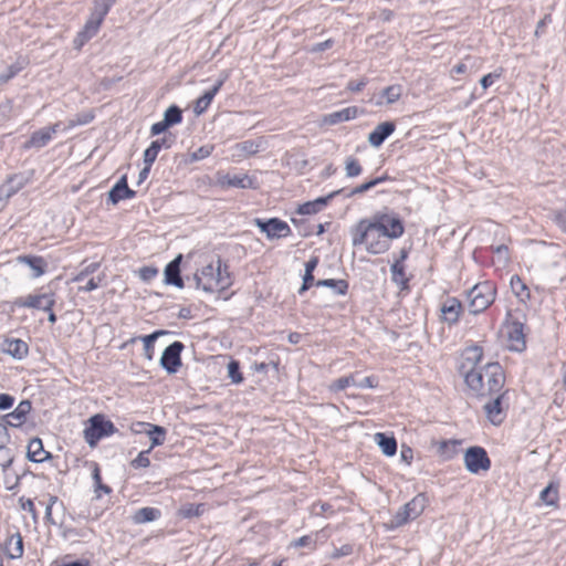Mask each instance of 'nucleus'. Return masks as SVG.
<instances>
[{"instance_id":"nucleus-30","label":"nucleus","mask_w":566,"mask_h":566,"mask_svg":"<svg viewBox=\"0 0 566 566\" xmlns=\"http://www.w3.org/2000/svg\"><path fill=\"white\" fill-rule=\"evenodd\" d=\"M137 426L147 428L146 433L151 440L150 450L157 446L164 444L166 437V429L164 427L148 422H137Z\"/></svg>"},{"instance_id":"nucleus-38","label":"nucleus","mask_w":566,"mask_h":566,"mask_svg":"<svg viewBox=\"0 0 566 566\" xmlns=\"http://www.w3.org/2000/svg\"><path fill=\"white\" fill-rule=\"evenodd\" d=\"M539 499L546 505H556L558 502V484L551 482L541 493Z\"/></svg>"},{"instance_id":"nucleus-36","label":"nucleus","mask_w":566,"mask_h":566,"mask_svg":"<svg viewBox=\"0 0 566 566\" xmlns=\"http://www.w3.org/2000/svg\"><path fill=\"white\" fill-rule=\"evenodd\" d=\"M315 286L329 287L333 289L337 295H345L349 285L345 280L326 279L316 281Z\"/></svg>"},{"instance_id":"nucleus-1","label":"nucleus","mask_w":566,"mask_h":566,"mask_svg":"<svg viewBox=\"0 0 566 566\" xmlns=\"http://www.w3.org/2000/svg\"><path fill=\"white\" fill-rule=\"evenodd\" d=\"M403 231L402 221L397 216L376 213L356 223L352 229V243L364 245L370 254H381L389 249L390 240L400 238Z\"/></svg>"},{"instance_id":"nucleus-44","label":"nucleus","mask_w":566,"mask_h":566,"mask_svg":"<svg viewBox=\"0 0 566 566\" xmlns=\"http://www.w3.org/2000/svg\"><path fill=\"white\" fill-rule=\"evenodd\" d=\"M169 127L170 126H174L176 124H179L181 123L182 120V112L181 109L176 106V105H171L169 106L165 114H164V119H163Z\"/></svg>"},{"instance_id":"nucleus-45","label":"nucleus","mask_w":566,"mask_h":566,"mask_svg":"<svg viewBox=\"0 0 566 566\" xmlns=\"http://www.w3.org/2000/svg\"><path fill=\"white\" fill-rule=\"evenodd\" d=\"M345 172L348 178L358 177L363 172L359 160L353 156H348L345 160Z\"/></svg>"},{"instance_id":"nucleus-16","label":"nucleus","mask_w":566,"mask_h":566,"mask_svg":"<svg viewBox=\"0 0 566 566\" xmlns=\"http://www.w3.org/2000/svg\"><path fill=\"white\" fill-rule=\"evenodd\" d=\"M32 409L29 400H22L13 411L3 416L2 420L10 427H21Z\"/></svg>"},{"instance_id":"nucleus-21","label":"nucleus","mask_w":566,"mask_h":566,"mask_svg":"<svg viewBox=\"0 0 566 566\" xmlns=\"http://www.w3.org/2000/svg\"><path fill=\"white\" fill-rule=\"evenodd\" d=\"M2 350L14 359L21 360L28 356L29 346L20 338H11L4 340Z\"/></svg>"},{"instance_id":"nucleus-11","label":"nucleus","mask_w":566,"mask_h":566,"mask_svg":"<svg viewBox=\"0 0 566 566\" xmlns=\"http://www.w3.org/2000/svg\"><path fill=\"white\" fill-rule=\"evenodd\" d=\"M185 348L181 342H174L167 346L161 355L160 365L169 374H175L181 366L180 354Z\"/></svg>"},{"instance_id":"nucleus-35","label":"nucleus","mask_w":566,"mask_h":566,"mask_svg":"<svg viewBox=\"0 0 566 566\" xmlns=\"http://www.w3.org/2000/svg\"><path fill=\"white\" fill-rule=\"evenodd\" d=\"M479 60L472 56H465L460 63L454 65L451 70V73L455 74H465L473 73L479 69Z\"/></svg>"},{"instance_id":"nucleus-15","label":"nucleus","mask_w":566,"mask_h":566,"mask_svg":"<svg viewBox=\"0 0 566 566\" xmlns=\"http://www.w3.org/2000/svg\"><path fill=\"white\" fill-rule=\"evenodd\" d=\"M504 396L505 394L501 390L499 394L490 397L491 400L484 405L486 417L493 424H500L504 419V410L502 407Z\"/></svg>"},{"instance_id":"nucleus-9","label":"nucleus","mask_w":566,"mask_h":566,"mask_svg":"<svg viewBox=\"0 0 566 566\" xmlns=\"http://www.w3.org/2000/svg\"><path fill=\"white\" fill-rule=\"evenodd\" d=\"M14 304L20 307L50 311L55 304V295L54 293L29 294L25 297L17 298Z\"/></svg>"},{"instance_id":"nucleus-47","label":"nucleus","mask_w":566,"mask_h":566,"mask_svg":"<svg viewBox=\"0 0 566 566\" xmlns=\"http://www.w3.org/2000/svg\"><path fill=\"white\" fill-rule=\"evenodd\" d=\"M101 266L99 262H93L87 265H85L82 270L76 273L71 281L72 282H82L84 281L88 275L95 273Z\"/></svg>"},{"instance_id":"nucleus-63","label":"nucleus","mask_w":566,"mask_h":566,"mask_svg":"<svg viewBox=\"0 0 566 566\" xmlns=\"http://www.w3.org/2000/svg\"><path fill=\"white\" fill-rule=\"evenodd\" d=\"M14 403V397L9 394H0V410L10 409Z\"/></svg>"},{"instance_id":"nucleus-59","label":"nucleus","mask_w":566,"mask_h":566,"mask_svg":"<svg viewBox=\"0 0 566 566\" xmlns=\"http://www.w3.org/2000/svg\"><path fill=\"white\" fill-rule=\"evenodd\" d=\"M368 80L366 77H361L358 81L352 80L347 83L346 88L350 92H360L367 85Z\"/></svg>"},{"instance_id":"nucleus-32","label":"nucleus","mask_w":566,"mask_h":566,"mask_svg":"<svg viewBox=\"0 0 566 566\" xmlns=\"http://www.w3.org/2000/svg\"><path fill=\"white\" fill-rule=\"evenodd\" d=\"M375 440L385 455L392 457L396 454L397 441L394 437H388L382 432H378L375 434Z\"/></svg>"},{"instance_id":"nucleus-24","label":"nucleus","mask_w":566,"mask_h":566,"mask_svg":"<svg viewBox=\"0 0 566 566\" xmlns=\"http://www.w3.org/2000/svg\"><path fill=\"white\" fill-rule=\"evenodd\" d=\"M19 263L27 264L33 271V277L42 276L45 271L48 263L43 256L40 255H19L17 258Z\"/></svg>"},{"instance_id":"nucleus-2","label":"nucleus","mask_w":566,"mask_h":566,"mask_svg":"<svg viewBox=\"0 0 566 566\" xmlns=\"http://www.w3.org/2000/svg\"><path fill=\"white\" fill-rule=\"evenodd\" d=\"M464 381L473 395L492 397L502 390L505 376L499 363H486L479 369L469 370Z\"/></svg>"},{"instance_id":"nucleus-60","label":"nucleus","mask_w":566,"mask_h":566,"mask_svg":"<svg viewBox=\"0 0 566 566\" xmlns=\"http://www.w3.org/2000/svg\"><path fill=\"white\" fill-rule=\"evenodd\" d=\"M167 334L166 331H157L150 335H146L143 338L145 349L148 352L150 348H153V345L158 336Z\"/></svg>"},{"instance_id":"nucleus-58","label":"nucleus","mask_w":566,"mask_h":566,"mask_svg":"<svg viewBox=\"0 0 566 566\" xmlns=\"http://www.w3.org/2000/svg\"><path fill=\"white\" fill-rule=\"evenodd\" d=\"M353 551H354L353 545L344 544L343 546L334 549V552L332 553V558L337 559V558H340L344 556H348L353 553Z\"/></svg>"},{"instance_id":"nucleus-64","label":"nucleus","mask_w":566,"mask_h":566,"mask_svg":"<svg viewBox=\"0 0 566 566\" xmlns=\"http://www.w3.org/2000/svg\"><path fill=\"white\" fill-rule=\"evenodd\" d=\"M158 271L151 266H145L140 270V277L145 281H150L157 275Z\"/></svg>"},{"instance_id":"nucleus-42","label":"nucleus","mask_w":566,"mask_h":566,"mask_svg":"<svg viewBox=\"0 0 566 566\" xmlns=\"http://www.w3.org/2000/svg\"><path fill=\"white\" fill-rule=\"evenodd\" d=\"M203 512H205V504L189 503V504L184 505L179 510V515L184 518H192V517H198V516L202 515Z\"/></svg>"},{"instance_id":"nucleus-8","label":"nucleus","mask_w":566,"mask_h":566,"mask_svg":"<svg viewBox=\"0 0 566 566\" xmlns=\"http://www.w3.org/2000/svg\"><path fill=\"white\" fill-rule=\"evenodd\" d=\"M254 224L260 229L261 232L265 233L270 240L286 238L292 233L287 222L279 218H256L254 219Z\"/></svg>"},{"instance_id":"nucleus-27","label":"nucleus","mask_w":566,"mask_h":566,"mask_svg":"<svg viewBox=\"0 0 566 566\" xmlns=\"http://www.w3.org/2000/svg\"><path fill=\"white\" fill-rule=\"evenodd\" d=\"M50 458V452L43 448L42 440L33 438L28 444V459L32 462L41 463Z\"/></svg>"},{"instance_id":"nucleus-57","label":"nucleus","mask_w":566,"mask_h":566,"mask_svg":"<svg viewBox=\"0 0 566 566\" xmlns=\"http://www.w3.org/2000/svg\"><path fill=\"white\" fill-rule=\"evenodd\" d=\"M501 72H493V73H489L486 75H484L481 80H480V84L481 86L486 90L489 88L491 85H493V83L499 80L501 77Z\"/></svg>"},{"instance_id":"nucleus-31","label":"nucleus","mask_w":566,"mask_h":566,"mask_svg":"<svg viewBox=\"0 0 566 566\" xmlns=\"http://www.w3.org/2000/svg\"><path fill=\"white\" fill-rule=\"evenodd\" d=\"M161 516L160 510L156 507L145 506L142 509H138L134 515L132 516V520L135 524H144L148 522H154L158 520Z\"/></svg>"},{"instance_id":"nucleus-48","label":"nucleus","mask_w":566,"mask_h":566,"mask_svg":"<svg viewBox=\"0 0 566 566\" xmlns=\"http://www.w3.org/2000/svg\"><path fill=\"white\" fill-rule=\"evenodd\" d=\"M214 149L213 145H205L196 149L190 154V160L191 161H199L207 157H209Z\"/></svg>"},{"instance_id":"nucleus-49","label":"nucleus","mask_w":566,"mask_h":566,"mask_svg":"<svg viewBox=\"0 0 566 566\" xmlns=\"http://www.w3.org/2000/svg\"><path fill=\"white\" fill-rule=\"evenodd\" d=\"M150 451V449L140 451L138 455L130 462L132 467L135 469L148 468L150 465V460L148 457Z\"/></svg>"},{"instance_id":"nucleus-20","label":"nucleus","mask_w":566,"mask_h":566,"mask_svg":"<svg viewBox=\"0 0 566 566\" xmlns=\"http://www.w3.org/2000/svg\"><path fill=\"white\" fill-rule=\"evenodd\" d=\"M182 255L179 254L171 262H169L165 268V283L169 285H174L176 287H184V281L180 276V262Z\"/></svg>"},{"instance_id":"nucleus-10","label":"nucleus","mask_w":566,"mask_h":566,"mask_svg":"<svg viewBox=\"0 0 566 566\" xmlns=\"http://www.w3.org/2000/svg\"><path fill=\"white\" fill-rule=\"evenodd\" d=\"M217 184L223 189H254L256 187L255 179L248 174H218Z\"/></svg>"},{"instance_id":"nucleus-6","label":"nucleus","mask_w":566,"mask_h":566,"mask_svg":"<svg viewBox=\"0 0 566 566\" xmlns=\"http://www.w3.org/2000/svg\"><path fill=\"white\" fill-rule=\"evenodd\" d=\"M428 504V499L423 493L417 494L408 503H406L399 511L394 515L391 520L392 527H400L407 524L411 520H416L422 514Z\"/></svg>"},{"instance_id":"nucleus-39","label":"nucleus","mask_w":566,"mask_h":566,"mask_svg":"<svg viewBox=\"0 0 566 566\" xmlns=\"http://www.w3.org/2000/svg\"><path fill=\"white\" fill-rule=\"evenodd\" d=\"M95 118V114L93 111H86L76 114L73 118H70L67 120L66 126L63 128V130L72 129L76 126H82L90 124Z\"/></svg>"},{"instance_id":"nucleus-25","label":"nucleus","mask_w":566,"mask_h":566,"mask_svg":"<svg viewBox=\"0 0 566 566\" xmlns=\"http://www.w3.org/2000/svg\"><path fill=\"white\" fill-rule=\"evenodd\" d=\"M358 108L349 106L337 112L325 115L324 123L328 125H336L342 122H347L357 117Z\"/></svg>"},{"instance_id":"nucleus-40","label":"nucleus","mask_w":566,"mask_h":566,"mask_svg":"<svg viewBox=\"0 0 566 566\" xmlns=\"http://www.w3.org/2000/svg\"><path fill=\"white\" fill-rule=\"evenodd\" d=\"M389 179H390L389 176L386 174L380 177L370 179L369 181H366V182L355 187L354 189H352L348 197L364 193V192L370 190L371 188L376 187L377 185L382 184Z\"/></svg>"},{"instance_id":"nucleus-62","label":"nucleus","mask_w":566,"mask_h":566,"mask_svg":"<svg viewBox=\"0 0 566 566\" xmlns=\"http://www.w3.org/2000/svg\"><path fill=\"white\" fill-rule=\"evenodd\" d=\"M316 282H314V275L313 273H304V276H303V284L302 286L300 287L298 290V294H303L304 292H306L311 286L315 285Z\"/></svg>"},{"instance_id":"nucleus-23","label":"nucleus","mask_w":566,"mask_h":566,"mask_svg":"<svg viewBox=\"0 0 566 566\" xmlns=\"http://www.w3.org/2000/svg\"><path fill=\"white\" fill-rule=\"evenodd\" d=\"M507 336L511 342V348L514 350H522L525 347V339L523 333V324L513 321L507 325Z\"/></svg>"},{"instance_id":"nucleus-18","label":"nucleus","mask_w":566,"mask_h":566,"mask_svg":"<svg viewBox=\"0 0 566 566\" xmlns=\"http://www.w3.org/2000/svg\"><path fill=\"white\" fill-rule=\"evenodd\" d=\"M103 19L96 17L91 12L87 21L84 24V28L82 31L78 32L75 43L78 46H82L84 43H86L88 40H91L93 36H95L103 23Z\"/></svg>"},{"instance_id":"nucleus-43","label":"nucleus","mask_w":566,"mask_h":566,"mask_svg":"<svg viewBox=\"0 0 566 566\" xmlns=\"http://www.w3.org/2000/svg\"><path fill=\"white\" fill-rule=\"evenodd\" d=\"M115 2L116 0H94L92 13L104 20Z\"/></svg>"},{"instance_id":"nucleus-61","label":"nucleus","mask_w":566,"mask_h":566,"mask_svg":"<svg viewBox=\"0 0 566 566\" xmlns=\"http://www.w3.org/2000/svg\"><path fill=\"white\" fill-rule=\"evenodd\" d=\"M378 386V379L375 376L365 377L363 380L357 381L356 387L360 389L376 388Z\"/></svg>"},{"instance_id":"nucleus-26","label":"nucleus","mask_w":566,"mask_h":566,"mask_svg":"<svg viewBox=\"0 0 566 566\" xmlns=\"http://www.w3.org/2000/svg\"><path fill=\"white\" fill-rule=\"evenodd\" d=\"M23 538L19 532H15L6 542V554L11 559H18L23 556Z\"/></svg>"},{"instance_id":"nucleus-34","label":"nucleus","mask_w":566,"mask_h":566,"mask_svg":"<svg viewBox=\"0 0 566 566\" xmlns=\"http://www.w3.org/2000/svg\"><path fill=\"white\" fill-rule=\"evenodd\" d=\"M460 444V440L441 441L438 447V452L444 460H451L458 454Z\"/></svg>"},{"instance_id":"nucleus-37","label":"nucleus","mask_w":566,"mask_h":566,"mask_svg":"<svg viewBox=\"0 0 566 566\" xmlns=\"http://www.w3.org/2000/svg\"><path fill=\"white\" fill-rule=\"evenodd\" d=\"M27 184V178L23 175H13L8 178L7 184L3 186L7 197H11L22 189Z\"/></svg>"},{"instance_id":"nucleus-28","label":"nucleus","mask_w":566,"mask_h":566,"mask_svg":"<svg viewBox=\"0 0 566 566\" xmlns=\"http://www.w3.org/2000/svg\"><path fill=\"white\" fill-rule=\"evenodd\" d=\"M337 193H339V191H334L326 197H321L314 201L305 202L298 207L297 212L300 214H315L321 211Z\"/></svg>"},{"instance_id":"nucleus-3","label":"nucleus","mask_w":566,"mask_h":566,"mask_svg":"<svg viewBox=\"0 0 566 566\" xmlns=\"http://www.w3.org/2000/svg\"><path fill=\"white\" fill-rule=\"evenodd\" d=\"M197 287L213 293L224 291L232 284L228 266L220 258L211 262L195 274Z\"/></svg>"},{"instance_id":"nucleus-17","label":"nucleus","mask_w":566,"mask_h":566,"mask_svg":"<svg viewBox=\"0 0 566 566\" xmlns=\"http://www.w3.org/2000/svg\"><path fill=\"white\" fill-rule=\"evenodd\" d=\"M135 196L136 192L128 187L127 177L124 175L109 190L108 201L117 205L120 200L132 199Z\"/></svg>"},{"instance_id":"nucleus-56","label":"nucleus","mask_w":566,"mask_h":566,"mask_svg":"<svg viewBox=\"0 0 566 566\" xmlns=\"http://www.w3.org/2000/svg\"><path fill=\"white\" fill-rule=\"evenodd\" d=\"M511 287L517 296H522L523 292L526 291V285L517 275L511 277Z\"/></svg>"},{"instance_id":"nucleus-14","label":"nucleus","mask_w":566,"mask_h":566,"mask_svg":"<svg viewBox=\"0 0 566 566\" xmlns=\"http://www.w3.org/2000/svg\"><path fill=\"white\" fill-rule=\"evenodd\" d=\"M441 319L448 325H454L459 322L460 315L463 312L462 303L455 297H447L440 307Z\"/></svg>"},{"instance_id":"nucleus-53","label":"nucleus","mask_w":566,"mask_h":566,"mask_svg":"<svg viewBox=\"0 0 566 566\" xmlns=\"http://www.w3.org/2000/svg\"><path fill=\"white\" fill-rule=\"evenodd\" d=\"M228 371L229 377L232 379L233 382L239 384L243 380V377L240 373L239 363L235 360H232L228 365Z\"/></svg>"},{"instance_id":"nucleus-50","label":"nucleus","mask_w":566,"mask_h":566,"mask_svg":"<svg viewBox=\"0 0 566 566\" xmlns=\"http://www.w3.org/2000/svg\"><path fill=\"white\" fill-rule=\"evenodd\" d=\"M291 547H308L310 549H315L316 547V541L313 538L312 535H304L297 539H294L290 544Z\"/></svg>"},{"instance_id":"nucleus-4","label":"nucleus","mask_w":566,"mask_h":566,"mask_svg":"<svg viewBox=\"0 0 566 566\" xmlns=\"http://www.w3.org/2000/svg\"><path fill=\"white\" fill-rule=\"evenodd\" d=\"M496 296V287L490 281L476 283L469 290L467 297L470 313L476 315L489 308Z\"/></svg>"},{"instance_id":"nucleus-51","label":"nucleus","mask_w":566,"mask_h":566,"mask_svg":"<svg viewBox=\"0 0 566 566\" xmlns=\"http://www.w3.org/2000/svg\"><path fill=\"white\" fill-rule=\"evenodd\" d=\"M23 69L22 63L17 62L14 64H11L7 67V71L0 75L1 82H9L11 78H13L18 73H20Z\"/></svg>"},{"instance_id":"nucleus-33","label":"nucleus","mask_w":566,"mask_h":566,"mask_svg":"<svg viewBox=\"0 0 566 566\" xmlns=\"http://www.w3.org/2000/svg\"><path fill=\"white\" fill-rule=\"evenodd\" d=\"M91 469H92V479L94 481V492H95L96 497L99 499L102 496V494H111L112 493L111 486H108L102 482L99 465L96 462H92Z\"/></svg>"},{"instance_id":"nucleus-22","label":"nucleus","mask_w":566,"mask_h":566,"mask_svg":"<svg viewBox=\"0 0 566 566\" xmlns=\"http://www.w3.org/2000/svg\"><path fill=\"white\" fill-rule=\"evenodd\" d=\"M227 77L220 78L217 83L207 92H205L195 104V113L200 115L205 113L213 101L214 96L218 94L220 88L222 87Z\"/></svg>"},{"instance_id":"nucleus-5","label":"nucleus","mask_w":566,"mask_h":566,"mask_svg":"<svg viewBox=\"0 0 566 566\" xmlns=\"http://www.w3.org/2000/svg\"><path fill=\"white\" fill-rule=\"evenodd\" d=\"M88 422L90 424L84 429V439L90 447H95L101 439L117 431L114 423L101 413L91 417Z\"/></svg>"},{"instance_id":"nucleus-52","label":"nucleus","mask_w":566,"mask_h":566,"mask_svg":"<svg viewBox=\"0 0 566 566\" xmlns=\"http://www.w3.org/2000/svg\"><path fill=\"white\" fill-rule=\"evenodd\" d=\"M7 427L4 421L0 422V454L8 452L7 444L10 442V434Z\"/></svg>"},{"instance_id":"nucleus-19","label":"nucleus","mask_w":566,"mask_h":566,"mask_svg":"<svg viewBox=\"0 0 566 566\" xmlns=\"http://www.w3.org/2000/svg\"><path fill=\"white\" fill-rule=\"evenodd\" d=\"M396 125L392 122H384L375 127L368 135V143L375 147H380L384 142L395 132Z\"/></svg>"},{"instance_id":"nucleus-41","label":"nucleus","mask_w":566,"mask_h":566,"mask_svg":"<svg viewBox=\"0 0 566 566\" xmlns=\"http://www.w3.org/2000/svg\"><path fill=\"white\" fill-rule=\"evenodd\" d=\"M357 381L355 378V374H350L348 376L340 377L334 380L329 386V390L333 392L343 391L350 386H356Z\"/></svg>"},{"instance_id":"nucleus-54","label":"nucleus","mask_w":566,"mask_h":566,"mask_svg":"<svg viewBox=\"0 0 566 566\" xmlns=\"http://www.w3.org/2000/svg\"><path fill=\"white\" fill-rule=\"evenodd\" d=\"M157 145H151L144 151V164L147 166H153L155 163L158 151L156 150Z\"/></svg>"},{"instance_id":"nucleus-29","label":"nucleus","mask_w":566,"mask_h":566,"mask_svg":"<svg viewBox=\"0 0 566 566\" xmlns=\"http://www.w3.org/2000/svg\"><path fill=\"white\" fill-rule=\"evenodd\" d=\"M391 281L399 287V290L408 291L410 276L406 273L405 264L392 263L390 266Z\"/></svg>"},{"instance_id":"nucleus-55","label":"nucleus","mask_w":566,"mask_h":566,"mask_svg":"<svg viewBox=\"0 0 566 566\" xmlns=\"http://www.w3.org/2000/svg\"><path fill=\"white\" fill-rule=\"evenodd\" d=\"M103 276L92 277L84 286L78 287V292H92L101 286Z\"/></svg>"},{"instance_id":"nucleus-7","label":"nucleus","mask_w":566,"mask_h":566,"mask_svg":"<svg viewBox=\"0 0 566 566\" xmlns=\"http://www.w3.org/2000/svg\"><path fill=\"white\" fill-rule=\"evenodd\" d=\"M465 469L473 474L480 471H488L491 468V460L482 447H470L463 455Z\"/></svg>"},{"instance_id":"nucleus-46","label":"nucleus","mask_w":566,"mask_h":566,"mask_svg":"<svg viewBox=\"0 0 566 566\" xmlns=\"http://www.w3.org/2000/svg\"><path fill=\"white\" fill-rule=\"evenodd\" d=\"M402 94V87L399 84L387 86L382 90L381 96L386 98L387 104L396 103Z\"/></svg>"},{"instance_id":"nucleus-13","label":"nucleus","mask_w":566,"mask_h":566,"mask_svg":"<svg viewBox=\"0 0 566 566\" xmlns=\"http://www.w3.org/2000/svg\"><path fill=\"white\" fill-rule=\"evenodd\" d=\"M483 358V349L481 346H468L462 353V361L460 371L465 377L469 370L479 369Z\"/></svg>"},{"instance_id":"nucleus-12","label":"nucleus","mask_w":566,"mask_h":566,"mask_svg":"<svg viewBox=\"0 0 566 566\" xmlns=\"http://www.w3.org/2000/svg\"><path fill=\"white\" fill-rule=\"evenodd\" d=\"M61 126L62 123L57 122L51 126L35 130L31 135L30 139L24 144V148H43L51 142L53 135L62 129Z\"/></svg>"}]
</instances>
